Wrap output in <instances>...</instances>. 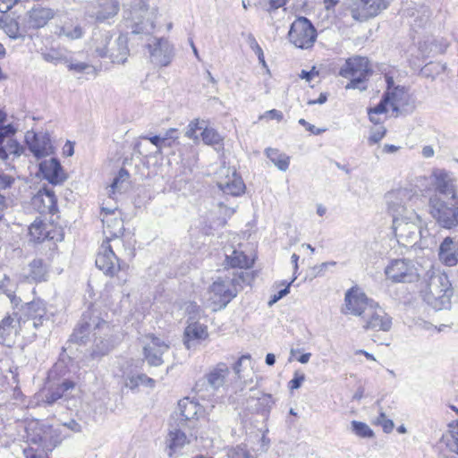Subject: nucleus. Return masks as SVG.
<instances>
[{"instance_id":"1","label":"nucleus","mask_w":458,"mask_h":458,"mask_svg":"<svg viewBox=\"0 0 458 458\" xmlns=\"http://www.w3.org/2000/svg\"><path fill=\"white\" fill-rule=\"evenodd\" d=\"M421 294L423 300L433 309H449L454 290L447 275L439 270H428L425 276Z\"/></svg>"},{"instance_id":"2","label":"nucleus","mask_w":458,"mask_h":458,"mask_svg":"<svg viewBox=\"0 0 458 458\" xmlns=\"http://www.w3.org/2000/svg\"><path fill=\"white\" fill-rule=\"evenodd\" d=\"M393 230L398 243L403 247L418 245L420 249L427 248L428 231L422 229V221L415 210H410L403 216L393 220Z\"/></svg>"},{"instance_id":"3","label":"nucleus","mask_w":458,"mask_h":458,"mask_svg":"<svg viewBox=\"0 0 458 458\" xmlns=\"http://www.w3.org/2000/svg\"><path fill=\"white\" fill-rule=\"evenodd\" d=\"M429 213L439 225L451 229L458 225V196L444 199L437 194L429 198Z\"/></svg>"},{"instance_id":"4","label":"nucleus","mask_w":458,"mask_h":458,"mask_svg":"<svg viewBox=\"0 0 458 458\" xmlns=\"http://www.w3.org/2000/svg\"><path fill=\"white\" fill-rule=\"evenodd\" d=\"M157 16V10L150 7L145 0H133L130 16L127 18L128 27L131 33L148 34L155 27V21Z\"/></svg>"},{"instance_id":"5","label":"nucleus","mask_w":458,"mask_h":458,"mask_svg":"<svg viewBox=\"0 0 458 458\" xmlns=\"http://www.w3.org/2000/svg\"><path fill=\"white\" fill-rule=\"evenodd\" d=\"M386 279L393 284L412 283L419 279L420 274L413 261L408 259H393L385 267Z\"/></svg>"},{"instance_id":"6","label":"nucleus","mask_w":458,"mask_h":458,"mask_svg":"<svg viewBox=\"0 0 458 458\" xmlns=\"http://www.w3.org/2000/svg\"><path fill=\"white\" fill-rule=\"evenodd\" d=\"M418 199L411 190L403 188L389 191L386 195L387 211L393 220L403 216L410 210H414L413 203Z\"/></svg>"},{"instance_id":"7","label":"nucleus","mask_w":458,"mask_h":458,"mask_svg":"<svg viewBox=\"0 0 458 458\" xmlns=\"http://www.w3.org/2000/svg\"><path fill=\"white\" fill-rule=\"evenodd\" d=\"M142 352L149 366L158 367L164 363L163 355L170 349V344L153 334L145 335L140 338Z\"/></svg>"},{"instance_id":"8","label":"nucleus","mask_w":458,"mask_h":458,"mask_svg":"<svg viewBox=\"0 0 458 458\" xmlns=\"http://www.w3.org/2000/svg\"><path fill=\"white\" fill-rule=\"evenodd\" d=\"M288 36L296 47L307 49L313 46L317 35L311 22L305 17H300L292 23Z\"/></svg>"},{"instance_id":"9","label":"nucleus","mask_w":458,"mask_h":458,"mask_svg":"<svg viewBox=\"0 0 458 458\" xmlns=\"http://www.w3.org/2000/svg\"><path fill=\"white\" fill-rule=\"evenodd\" d=\"M209 301L214 304V310L225 308L237 294L233 280L217 278L208 290Z\"/></svg>"},{"instance_id":"10","label":"nucleus","mask_w":458,"mask_h":458,"mask_svg":"<svg viewBox=\"0 0 458 458\" xmlns=\"http://www.w3.org/2000/svg\"><path fill=\"white\" fill-rule=\"evenodd\" d=\"M369 72V59H346L345 66L341 69L340 75L352 78L351 81L345 86L346 89H359L364 90L366 87H360V84Z\"/></svg>"},{"instance_id":"11","label":"nucleus","mask_w":458,"mask_h":458,"mask_svg":"<svg viewBox=\"0 0 458 458\" xmlns=\"http://www.w3.org/2000/svg\"><path fill=\"white\" fill-rule=\"evenodd\" d=\"M386 0H352L347 9L356 21H365L387 8Z\"/></svg>"},{"instance_id":"12","label":"nucleus","mask_w":458,"mask_h":458,"mask_svg":"<svg viewBox=\"0 0 458 458\" xmlns=\"http://www.w3.org/2000/svg\"><path fill=\"white\" fill-rule=\"evenodd\" d=\"M109 242L110 239L108 238L103 241L96 258V266L102 270L104 274L113 276L116 271H124L129 267L124 263H120Z\"/></svg>"},{"instance_id":"13","label":"nucleus","mask_w":458,"mask_h":458,"mask_svg":"<svg viewBox=\"0 0 458 458\" xmlns=\"http://www.w3.org/2000/svg\"><path fill=\"white\" fill-rule=\"evenodd\" d=\"M229 375L230 369L227 364L219 362L211 368L202 379L196 383L195 389L200 394L204 391V386L207 384L212 390L216 391L225 386Z\"/></svg>"},{"instance_id":"14","label":"nucleus","mask_w":458,"mask_h":458,"mask_svg":"<svg viewBox=\"0 0 458 458\" xmlns=\"http://www.w3.org/2000/svg\"><path fill=\"white\" fill-rule=\"evenodd\" d=\"M365 329L387 332L392 327V318L377 303L374 302L362 317Z\"/></svg>"},{"instance_id":"15","label":"nucleus","mask_w":458,"mask_h":458,"mask_svg":"<svg viewBox=\"0 0 458 458\" xmlns=\"http://www.w3.org/2000/svg\"><path fill=\"white\" fill-rule=\"evenodd\" d=\"M345 313L363 317L369 307L375 302L369 299L359 288L352 287L345 293Z\"/></svg>"},{"instance_id":"16","label":"nucleus","mask_w":458,"mask_h":458,"mask_svg":"<svg viewBox=\"0 0 458 458\" xmlns=\"http://www.w3.org/2000/svg\"><path fill=\"white\" fill-rule=\"evenodd\" d=\"M31 206L40 214H55L57 198L52 187L44 186L31 199Z\"/></svg>"},{"instance_id":"17","label":"nucleus","mask_w":458,"mask_h":458,"mask_svg":"<svg viewBox=\"0 0 458 458\" xmlns=\"http://www.w3.org/2000/svg\"><path fill=\"white\" fill-rule=\"evenodd\" d=\"M224 177L217 182L218 188L225 194L239 196L244 192L245 184L235 169L225 168L221 171Z\"/></svg>"},{"instance_id":"18","label":"nucleus","mask_w":458,"mask_h":458,"mask_svg":"<svg viewBox=\"0 0 458 458\" xmlns=\"http://www.w3.org/2000/svg\"><path fill=\"white\" fill-rule=\"evenodd\" d=\"M39 430L38 438L32 437L31 441L38 443L45 451H52L66 437L63 434L62 427L43 426Z\"/></svg>"},{"instance_id":"19","label":"nucleus","mask_w":458,"mask_h":458,"mask_svg":"<svg viewBox=\"0 0 458 458\" xmlns=\"http://www.w3.org/2000/svg\"><path fill=\"white\" fill-rule=\"evenodd\" d=\"M432 182L437 195L444 199L457 197L452 174L445 170H435L432 174Z\"/></svg>"},{"instance_id":"20","label":"nucleus","mask_w":458,"mask_h":458,"mask_svg":"<svg viewBox=\"0 0 458 458\" xmlns=\"http://www.w3.org/2000/svg\"><path fill=\"white\" fill-rule=\"evenodd\" d=\"M225 265L232 268H250L253 263L254 259L246 255L242 250V246L233 248V246L225 247Z\"/></svg>"},{"instance_id":"21","label":"nucleus","mask_w":458,"mask_h":458,"mask_svg":"<svg viewBox=\"0 0 458 458\" xmlns=\"http://www.w3.org/2000/svg\"><path fill=\"white\" fill-rule=\"evenodd\" d=\"M179 412L175 414L177 426H185L189 428L195 427V417L198 413V405L189 398L181 400L178 403Z\"/></svg>"},{"instance_id":"22","label":"nucleus","mask_w":458,"mask_h":458,"mask_svg":"<svg viewBox=\"0 0 458 458\" xmlns=\"http://www.w3.org/2000/svg\"><path fill=\"white\" fill-rule=\"evenodd\" d=\"M21 330L17 313L8 314L0 321V344L9 345Z\"/></svg>"},{"instance_id":"23","label":"nucleus","mask_w":458,"mask_h":458,"mask_svg":"<svg viewBox=\"0 0 458 458\" xmlns=\"http://www.w3.org/2000/svg\"><path fill=\"white\" fill-rule=\"evenodd\" d=\"M55 15L50 8L35 7L30 10L25 18L24 29H39L44 27Z\"/></svg>"},{"instance_id":"24","label":"nucleus","mask_w":458,"mask_h":458,"mask_svg":"<svg viewBox=\"0 0 458 458\" xmlns=\"http://www.w3.org/2000/svg\"><path fill=\"white\" fill-rule=\"evenodd\" d=\"M26 141L30 150L37 158L45 157L53 152L51 140L47 134L34 133L31 139L28 134L26 136Z\"/></svg>"},{"instance_id":"25","label":"nucleus","mask_w":458,"mask_h":458,"mask_svg":"<svg viewBox=\"0 0 458 458\" xmlns=\"http://www.w3.org/2000/svg\"><path fill=\"white\" fill-rule=\"evenodd\" d=\"M176 427L177 428L170 429L166 438L169 456H172L173 454L180 451L184 445L190 443V439L186 435V430L189 428L182 425H176Z\"/></svg>"},{"instance_id":"26","label":"nucleus","mask_w":458,"mask_h":458,"mask_svg":"<svg viewBox=\"0 0 458 458\" xmlns=\"http://www.w3.org/2000/svg\"><path fill=\"white\" fill-rule=\"evenodd\" d=\"M39 170L44 178L53 185L59 184L65 179L61 165L55 158L41 162L39 165Z\"/></svg>"},{"instance_id":"27","label":"nucleus","mask_w":458,"mask_h":458,"mask_svg":"<svg viewBox=\"0 0 458 458\" xmlns=\"http://www.w3.org/2000/svg\"><path fill=\"white\" fill-rule=\"evenodd\" d=\"M275 400L269 394H260L259 396H250L247 399L246 407L252 412L267 417Z\"/></svg>"},{"instance_id":"28","label":"nucleus","mask_w":458,"mask_h":458,"mask_svg":"<svg viewBox=\"0 0 458 458\" xmlns=\"http://www.w3.org/2000/svg\"><path fill=\"white\" fill-rule=\"evenodd\" d=\"M208 336V328L199 322H191L184 330L183 342L187 349L194 347L195 342L205 340Z\"/></svg>"},{"instance_id":"29","label":"nucleus","mask_w":458,"mask_h":458,"mask_svg":"<svg viewBox=\"0 0 458 458\" xmlns=\"http://www.w3.org/2000/svg\"><path fill=\"white\" fill-rule=\"evenodd\" d=\"M74 387L75 384L72 381L65 380L62 384L49 388L45 394L44 402L47 404H53L62 398L67 399Z\"/></svg>"},{"instance_id":"30","label":"nucleus","mask_w":458,"mask_h":458,"mask_svg":"<svg viewBox=\"0 0 458 458\" xmlns=\"http://www.w3.org/2000/svg\"><path fill=\"white\" fill-rule=\"evenodd\" d=\"M439 259L445 266L453 267L458 263L456 247L450 237L445 238L439 247Z\"/></svg>"},{"instance_id":"31","label":"nucleus","mask_w":458,"mask_h":458,"mask_svg":"<svg viewBox=\"0 0 458 458\" xmlns=\"http://www.w3.org/2000/svg\"><path fill=\"white\" fill-rule=\"evenodd\" d=\"M104 216L101 218L104 226V233L106 234V238L109 237L117 238L123 233V222L118 216Z\"/></svg>"},{"instance_id":"32","label":"nucleus","mask_w":458,"mask_h":458,"mask_svg":"<svg viewBox=\"0 0 458 458\" xmlns=\"http://www.w3.org/2000/svg\"><path fill=\"white\" fill-rule=\"evenodd\" d=\"M48 225L41 219L37 218L29 227V235L33 242H43L46 239H53L50 231L47 230Z\"/></svg>"},{"instance_id":"33","label":"nucleus","mask_w":458,"mask_h":458,"mask_svg":"<svg viewBox=\"0 0 458 458\" xmlns=\"http://www.w3.org/2000/svg\"><path fill=\"white\" fill-rule=\"evenodd\" d=\"M148 46L153 57H168L173 55V47L166 39L154 38Z\"/></svg>"},{"instance_id":"34","label":"nucleus","mask_w":458,"mask_h":458,"mask_svg":"<svg viewBox=\"0 0 458 458\" xmlns=\"http://www.w3.org/2000/svg\"><path fill=\"white\" fill-rule=\"evenodd\" d=\"M119 10L115 0H101L99 3V10L95 13L96 19L104 21L117 14Z\"/></svg>"},{"instance_id":"35","label":"nucleus","mask_w":458,"mask_h":458,"mask_svg":"<svg viewBox=\"0 0 458 458\" xmlns=\"http://www.w3.org/2000/svg\"><path fill=\"white\" fill-rule=\"evenodd\" d=\"M69 71L74 73L96 74L98 68L94 64L82 62L80 59H62Z\"/></svg>"},{"instance_id":"36","label":"nucleus","mask_w":458,"mask_h":458,"mask_svg":"<svg viewBox=\"0 0 458 458\" xmlns=\"http://www.w3.org/2000/svg\"><path fill=\"white\" fill-rule=\"evenodd\" d=\"M27 278L33 282H43L47 277V267L41 259H34L30 263Z\"/></svg>"},{"instance_id":"37","label":"nucleus","mask_w":458,"mask_h":458,"mask_svg":"<svg viewBox=\"0 0 458 458\" xmlns=\"http://www.w3.org/2000/svg\"><path fill=\"white\" fill-rule=\"evenodd\" d=\"M55 34L74 40L82 38L84 30L79 23L65 22L56 28Z\"/></svg>"},{"instance_id":"38","label":"nucleus","mask_w":458,"mask_h":458,"mask_svg":"<svg viewBox=\"0 0 458 458\" xmlns=\"http://www.w3.org/2000/svg\"><path fill=\"white\" fill-rule=\"evenodd\" d=\"M266 155L280 171H286L288 169L290 157L286 154L281 153L276 148H268L266 149Z\"/></svg>"},{"instance_id":"39","label":"nucleus","mask_w":458,"mask_h":458,"mask_svg":"<svg viewBox=\"0 0 458 458\" xmlns=\"http://www.w3.org/2000/svg\"><path fill=\"white\" fill-rule=\"evenodd\" d=\"M404 95L403 89L399 88H395L392 92L386 94V102L388 103L392 112L398 113L400 106H403Z\"/></svg>"},{"instance_id":"40","label":"nucleus","mask_w":458,"mask_h":458,"mask_svg":"<svg viewBox=\"0 0 458 458\" xmlns=\"http://www.w3.org/2000/svg\"><path fill=\"white\" fill-rule=\"evenodd\" d=\"M125 386L129 387L130 389H135L140 385L148 386L150 387H153L155 385L154 379L148 377L145 374H138L136 376H129L125 378Z\"/></svg>"},{"instance_id":"41","label":"nucleus","mask_w":458,"mask_h":458,"mask_svg":"<svg viewBox=\"0 0 458 458\" xmlns=\"http://www.w3.org/2000/svg\"><path fill=\"white\" fill-rule=\"evenodd\" d=\"M113 349V344L108 339L101 337L95 339V344L91 352L93 358H99L106 355Z\"/></svg>"},{"instance_id":"42","label":"nucleus","mask_w":458,"mask_h":458,"mask_svg":"<svg viewBox=\"0 0 458 458\" xmlns=\"http://www.w3.org/2000/svg\"><path fill=\"white\" fill-rule=\"evenodd\" d=\"M201 138L205 144L220 148L222 146L223 138L219 133L212 128H205L201 132Z\"/></svg>"},{"instance_id":"43","label":"nucleus","mask_w":458,"mask_h":458,"mask_svg":"<svg viewBox=\"0 0 458 458\" xmlns=\"http://www.w3.org/2000/svg\"><path fill=\"white\" fill-rule=\"evenodd\" d=\"M16 131V128H14L13 124H7L0 130V160L4 161L9 157L4 146V140L14 135Z\"/></svg>"},{"instance_id":"44","label":"nucleus","mask_w":458,"mask_h":458,"mask_svg":"<svg viewBox=\"0 0 458 458\" xmlns=\"http://www.w3.org/2000/svg\"><path fill=\"white\" fill-rule=\"evenodd\" d=\"M352 431L358 437L371 438L374 437L373 430L364 422L352 420L351 422Z\"/></svg>"},{"instance_id":"45","label":"nucleus","mask_w":458,"mask_h":458,"mask_svg":"<svg viewBox=\"0 0 458 458\" xmlns=\"http://www.w3.org/2000/svg\"><path fill=\"white\" fill-rule=\"evenodd\" d=\"M27 314L30 318L47 315L46 307L42 301L37 300L26 304Z\"/></svg>"},{"instance_id":"46","label":"nucleus","mask_w":458,"mask_h":458,"mask_svg":"<svg viewBox=\"0 0 458 458\" xmlns=\"http://www.w3.org/2000/svg\"><path fill=\"white\" fill-rule=\"evenodd\" d=\"M4 140V146L5 148L6 153L8 157L10 155H13L14 157H20L23 151V148L20 145V143L10 137Z\"/></svg>"},{"instance_id":"47","label":"nucleus","mask_w":458,"mask_h":458,"mask_svg":"<svg viewBox=\"0 0 458 458\" xmlns=\"http://www.w3.org/2000/svg\"><path fill=\"white\" fill-rule=\"evenodd\" d=\"M443 440L451 452L458 454V431H449L443 437Z\"/></svg>"},{"instance_id":"48","label":"nucleus","mask_w":458,"mask_h":458,"mask_svg":"<svg viewBox=\"0 0 458 458\" xmlns=\"http://www.w3.org/2000/svg\"><path fill=\"white\" fill-rule=\"evenodd\" d=\"M129 173L124 168H121L117 176L114 179L113 183L110 185L109 194H114L116 191L120 190V184L127 181Z\"/></svg>"},{"instance_id":"49","label":"nucleus","mask_w":458,"mask_h":458,"mask_svg":"<svg viewBox=\"0 0 458 458\" xmlns=\"http://www.w3.org/2000/svg\"><path fill=\"white\" fill-rule=\"evenodd\" d=\"M287 0H258V4L265 11L276 10L286 4Z\"/></svg>"},{"instance_id":"50","label":"nucleus","mask_w":458,"mask_h":458,"mask_svg":"<svg viewBox=\"0 0 458 458\" xmlns=\"http://www.w3.org/2000/svg\"><path fill=\"white\" fill-rule=\"evenodd\" d=\"M5 32L9 37L16 38L23 35L24 30H21L18 22L14 20H10L4 26Z\"/></svg>"},{"instance_id":"51","label":"nucleus","mask_w":458,"mask_h":458,"mask_svg":"<svg viewBox=\"0 0 458 458\" xmlns=\"http://www.w3.org/2000/svg\"><path fill=\"white\" fill-rule=\"evenodd\" d=\"M296 279V276H294L291 282L286 283L285 281H283L281 283V285H284V288L280 290L277 293L274 294L271 299L268 301V306L274 305L276 302H277L279 300H281L283 297L286 296L290 292V286L293 284V282Z\"/></svg>"},{"instance_id":"52","label":"nucleus","mask_w":458,"mask_h":458,"mask_svg":"<svg viewBox=\"0 0 458 458\" xmlns=\"http://www.w3.org/2000/svg\"><path fill=\"white\" fill-rule=\"evenodd\" d=\"M228 458H256L254 455L242 445H237L230 449L227 453Z\"/></svg>"},{"instance_id":"53","label":"nucleus","mask_w":458,"mask_h":458,"mask_svg":"<svg viewBox=\"0 0 458 458\" xmlns=\"http://www.w3.org/2000/svg\"><path fill=\"white\" fill-rule=\"evenodd\" d=\"M386 130L384 126L374 127L370 131L369 137V142L370 144H376L379 142L386 135Z\"/></svg>"},{"instance_id":"54","label":"nucleus","mask_w":458,"mask_h":458,"mask_svg":"<svg viewBox=\"0 0 458 458\" xmlns=\"http://www.w3.org/2000/svg\"><path fill=\"white\" fill-rule=\"evenodd\" d=\"M377 423L382 427L385 433L392 432L394 427L393 420L387 419L383 411L379 413V416L377 419Z\"/></svg>"},{"instance_id":"55","label":"nucleus","mask_w":458,"mask_h":458,"mask_svg":"<svg viewBox=\"0 0 458 458\" xmlns=\"http://www.w3.org/2000/svg\"><path fill=\"white\" fill-rule=\"evenodd\" d=\"M201 129H202V127L199 126V120L195 119L188 124L187 130L185 131V136L189 139L193 140L194 141H197L199 138L196 135V132L198 130H201Z\"/></svg>"},{"instance_id":"56","label":"nucleus","mask_w":458,"mask_h":458,"mask_svg":"<svg viewBox=\"0 0 458 458\" xmlns=\"http://www.w3.org/2000/svg\"><path fill=\"white\" fill-rule=\"evenodd\" d=\"M13 288H16V285L11 278L5 274H0V291L5 294Z\"/></svg>"},{"instance_id":"57","label":"nucleus","mask_w":458,"mask_h":458,"mask_svg":"<svg viewBox=\"0 0 458 458\" xmlns=\"http://www.w3.org/2000/svg\"><path fill=\"white\" fill-rule=\"evenodd\" d=\"M305 381V375L303 373H300L296 371L294 373L293 378L289 382V387L291 390L298 389L301 387V384Z\"/></svg>"},{"instance_id":"58","label":"nucleus","mask_w":458,"mask_h":458,"mask_svg":"<svg viewBox=\"0 0 458 458\" xmlns=\"http://www.w3.org/2000/svg\"><path fill=\"white\" fill-rule=\"evenodd\" d=\"M14 182V178L9 174L0 173V191L10 188Z\"/></svg>"},{"instance_id":"59","label":"nucleus","mask_w":458,"mask_h":458,"mask_svg":"<svg viewBox=\"0 0 458 458\" xmlns=\"http://www.w3.org/2000/svg\"><path fill=\"white\" fill-rule=\"evenodd\" d=\"M248 43H249V46L252 49L253 54L255 55H257L258 57H263L264 56V53H263V50H262L261 47L259 45L257 40L252 36H249Z\"/></svg>"},{"instance_id":"60","label":"nucleus","mask_w":458,"mask_h":458,"mask_svg":"<svg viewBox=\"0 0 458 458\" xmlns=\"http://www.w3.org/2000/svg\"><path fill=\"white\" fill-rule=\"evenodd\" d=\"M259 118L260 119L269 118V119H274V120H276L279 122L283 119V113L276 109H271V110L265 112L264 114H262Z\"/></svg>"},{"instance_id":"61","label":"nucleus","mask_w":458,"mask_h":458,"mask_svg":"<svg viewBox=\"0 0 458 458\" xmlns=\"http://www.w3.org/2000/svg\"><path fill=\"white\" fill-rule=\"evenodd\" d=\"M141 139L149 140L156 148H157V153L162 152V138L161 136H141Z\"/></svg>"},{"instance_id":"62","label":"nucleus","mask_w":458,"mask_h":458,"mask_svg":"<svg viewBox=\"0 0 458 458\" xmlns=\"http://www.w3.org/2000/svg\"><path fill=\"white\" fill-rule=\"evenodd\" d=\"M390 110H391V108H390L388 103L386 102V98H384V99H382L380 101V103L376 107L371 109L369 112L377 114H383L386 112H389Z\"/></svg>"},{"instance_id":"63","label":"nucleus","mask_w":458,"mask_h":458,"mask_svg":"<svg viewBox=\"0 0 458 458\" xmlns=\"http://www.w3.org/2000/svg\"><path fill=\"white\" fill-rule=\"evenodd\" d=\"M299 123L304 127H306V129L310 131L311 133L315 134V135H318L322 132L325 131V129H318L316 128L314 125L309 123L305 119L301 118L299 120Z\"/></svg>"},{"instance_id":"64","label":"nucleus","mask_w":458,"mask_h":458,"mask_svg":"<svg viewBox=\"0 0 458 458\" xmlns=\"http://www.w3.org/2000/svg\"><path fill=\"white\" fill-rule=\"evenodd\" d=\"M19 0H0V13H7Z\"/></svg>"}]
</instances>
